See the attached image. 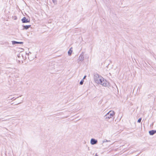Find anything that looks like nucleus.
Wrapping results in <instances>:
<instances>
[{"mask_svg":"<svg viewBox=\"0 0 156 156\" xmlns=\"http://www.w3.org/2000/svg\"><path fill=\"white\" fill-rule=\"evenodd\" d=\"M98 142V141L92 138L90 140V143L92 145H94L96 144Z\"/></svg>","mask_w":156,"mask_h":156,"instance_id":"nucleus-5","label":"nucleus"},{"mask_svg":"<svg viewBox=\"0 0 156 156\" xmlns=\"http://www.w3.org/2000/svg\"><path fill=\"white\" fill-rule=\"evenodd\" d=\"M95 155H96V156H98V155L97 154H96Z\"/></svg>","mask_w":156,"mask_h":156,"instance_id":"nucleus-20","label":"nucleus"},{"mask_svg":"<svg viewBox=\"0 0 156 156\" xmlns=\"http://www.w3.org/2000/svg\"><path fill=\"white\" fill-rule=\"evenodd\" d=\"M94 78L96 83L100 84L104 87L107 86V82L106 80L98 74H94Z\"/></svg>","mask_w":156,"mask_h":156,"instance_id":"nucleus-1","label":"nucleus"},{"mask_svg":"<svg viewBox=\"0 0 156 156\" xmlns=\"http://www.w3.org/2000/svg\"><path fill=\"white\" fill-rule=\"evenodd\" d=\"M31 26L30 25H26V26H23V29H25L26 30H27Z\"/></svg>","mask_w":156,"mask_h":156,"instance_id":"nucleus-9","label":"nucleus"},{"mask_svg":"<svg viewBox=\"0 0 156 156\" xmlns=\"http://www.w3.org/2000/svg\"><path fill=\"white\" fill-rule=\"evenodd\" d=\"M22 21L23 23H27L30 22V20H28L27 19L26 17H24L22 19Z\"/></svg>","mask_w":156,"mask_h":156,"instance_id":"nucleus-6","label":"nucleus"},{"mask_svg":"<svg viewBox=\"0 0 156 156\" xmlns=\"http://www.w3.org/2000/svg\"><path fill=\"white\" fill-rule=\"evenodd\" d=\"M22 102V100L21 101H20V102H16V104H20V103H21Z\"/></svg>","mask_w":156,"mask_h":156,"instance_id":"nucleus-17","label":"nucleus"},{"mask_svg":"<svg viewBox=\"0 0 156 156\" xmlns=\"http://www.w3.org/2000/svg\"><path fill=\"white\" fill-rule=\"evenodd\" d=\"M17 98H19V97H18Z\"/></svg>","mask_w":156,"mask_h":156,"instance_id":"nucleus-21","label":"nucleus"},{"mask_svg":"<svg viewBox=\"0 0 156 156\" xmlns=\"http://www.w3.org/2000/svg\"><path fill=\"white\" fill-rule=\"evenodd\" d=\"M58 64L57 63H55V66H57L58 65Z\"/></svg>","mask_w":156,"mask_h":156,"instance_id":"nucleus-18","label":"nucleus"},{"mask_svg":"<svg viewBox=\"0 0 156 156\" xmlns=\"http://www.w3.org/2000/svg\"><path fill=\"white\" fill-rule=\"evenodd\" d=\"M156 133V130H152L149 131V133L151 135H153Z\"/></svg>","mask_w":156,"mask_h":156,"instance_id":"nucleus-7","label":"nucleus"},{"mask_svg":"<svg viewBox=\"0 0 156 156\" xmlns=\"http://www.w3.org/2000/svg\"><path fill=\"white\" fill-rule=\"evenodd\" d=\"M20 55V53L19 54H18L17 55V56H18V58H20V60H19V61H20L21 60V61L22 62L23 60H22V57Z\"/></svg>","mask_w":156,"mask_h":156,"instance_id":"nucleus-10","label":"nucleus"},{"mask_svg":"<svg viewBox=\"0 0 156 156\" xmlns=\"http://www.w3.org/2000/svg\"><path fill=\"white\" fill-rule=\"evenodd\" d=\"M53 2L55 4L56 3L57 0H52Z\"/></svg>","mask_w":156,"mask_h":156,"instance_id":"nucleus-16","label":"nucleus"},{"mask_svg":"<svg viewBox=\"0 0 156 156\" xmlns=\"http://www.w3.org/2000/svg\"><path fill=\"white\" fill-rule=\"evenodd\" d=\"M14 76L15 78H17L19 77V75L18 73H16V74L14 75Z\"/></svg>","mask_w":156,"mask_h":156,"instance_id":"nucleus-12","label":"nucleus"},{"mask_svg":"<svg viewBox=\"0 0 156 156\" xmlns=\"http://www.w3.org/2000/svg\"><path fill=\"white\" fill-rule=\"evenodd\" d=\"M27 55V53L25 51H22L20 52V55L22 57V60H25L27 58L26 55Z\"/></svg>","mask_w":156,"mask_h":156,"instance_id":"nucleus-4","label":"nucleus"},{"mask_svg":"<svg viewBox=\"0 0 156 156\" xmlns=\"http://www.w3.org/2000/svg\"><path fill=\"white\" fill-rule=\"evenodd\" d=\"M84 56L83 54H81L80 55L78 60V63H80L84 60Z\"/></svg>","mask_w":156,"mask_h":156,"instance_id":"nucleus-3","label":"nucleus"},{"mask_svg":"<svg viewBox=\"0 0 156 156\" xmlns=\"http://www.w3.org/2000/svg\"><path fill=\"white\" fill-rule=\"evenodd\" d=\"M12 43L13 44H23V42H17L15 41H12Z\"/></svg>","mask_w":156,"mask_h":156,"instance_id":"nucleus-8","label":"nucleus"},{"mask_svg":"<svg viewBox=\"0 0 156 156\" xmlns=\"http://www.w3.org/2000/svg\"><path fill=\"white\" fill-rule=\"evenodd\" d=\"M141 118H139L137 122L140 123L141 122Z\"/></svg>","mask_w":156,"mask_h":156,"instance_id":"nucleus-14","label":"nucleus"},{"mask_svg":"<svg viewBox=\"0 0 156 156\" xmlns=\"http://www.w3.org/2000/svg\"><path fill=\"white\" fill-rule=\"evenodd\" d=\"M83 82H84V81L83 80H82L80 82V84L81 85H82L83 84Z\"/></svg>","mask_w":156,"mask_h":156,"instance_id":"nucleus-13","label":"nucleus"},{"mask_svg":"<svg viewBox=\"0 0 156 156\" xmlns=\"http://www.w3.org/2000/svg\"><path fill=\"white\" fill-rule=\"evenodd\" d=\"M71 48L68 51V54L69 55H71L72 53V50H71Z\"/></svg>","mask_w":156,"mask_h":156,"instance_id":"nucleus-11","label":"nucleus"},{"mask_svg":"<svg viewBox=\"0 0 156 156\" xmlns=\"http://www.w3.org/2000/svg\"><path fill=\"white\" fill-rule=\"evenodd\" d=\"M86 77V76H84L83 79H85Z\"/></svg>","mask_w":156,"mask_h":156,"instance_id":"nucleus-19","label":"nucleus"},{"mask_svg":"<svg viewBox=\"0 0 156 156\" xmlns=\"http://www.w3.org/2000/svg\"><path fill=\"white\" fill-rule=\"evenodd\" d=\"M115 115V112L113 111H110L107 113L104 116L105 119L108 121L110 119H113L114 118Z\"/></svg>","mask_w":156,"mask_h":156,"instance_id":"nucleus-2","label":"nucleus"},{"mask_svg":"<svg viewBox=\"0 0 156 156\" xmlns=\"http://www.w3.org/2000/svg\"><path fill=\"white\" fill-rule=\"evenodd\" d=\"M110 140H105L103 141V143H104L106 142H110Z\"/></svg>","mask_w":156,"mask_h":156,"instance_id":"nucleus-15","label":"nucleus"}]
</instances>
